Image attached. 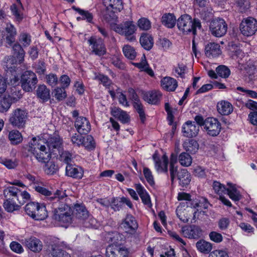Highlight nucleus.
I'll return each mask as SVG.
<instances>
[{
  "instance_id": "nucleus-1",
  "label": "nucleus",
  "mask_w": 257,
  "mask_h": 257,
  "mask_svg": "<svg viewBox=\"0 0 257 257\" xmlns=\"http://www.w3.org/2000/svg\"><path fill=\"white\" fill-rule=\"evenodd\" d=\"M52 206L54 209L53 218L62 223H69L71 221V209L68 205L67 201L69 199L66 190H57L53 197L50 198Z\"/></svg>"
},
{
  "instance_id": "nucleus-2",
  "label": "nucleus",
  "mask_w": 257,
  "mask_h": 257,
  "mask_svg": "<svg viewBox=\"0 0 257 257\" xmlns=\"http://www.w3.org/2000/svg\"><path fill=\"white\" fill-rule=\"evenodd\" d=\"M40 141L36 137L33 138L23 146L22 152L25 157L33 155L38 162L45 163L50 160L52 154L48 148L40 143Z\"/></svg>"
},
{
  "instance_id": "nucleus-3",
  "label": "nucleus",
  "mask_w": 257,
  "mask_h": 257,
  "mask_svg": "<svg viewBox=\"0 0 257 257\" xmlns=\"http://www.w3.org/2000/svg\"><path fill=\"white\" fill-rule=\"evenodd\" d=\"M177 26L178 29L184 34H188L191 32L194 35L196 34V29H200L201 24L199 20L192 19V17L184 14L180 17L177 21Z\"/></svg>"
},
{
  "instance_id": "nucleus-4",
  "label": "nucleus",
  "mask_w": 257,
  "mask_h": 257,
  "mask_svg": "<svg viewBox=\"0 0 257 257\" xmlns=\"http://www.w3.org/2000/svg\"><path fill=\"white\" fill-rule=\"evenodd\" d=\"M103 2L105 6H107L102 11L103 20L108 23L115 21L117 19L115 13L123 9L122 0H103Z\"/></svg>"
},
{
  "instance_id": "nucleus-5",
  "label": "nucleus",
  "mask_w": 257,
  "mask_h": 257,
  "mask_svg": "<svg viewBox=\"0 0 257 257\" xmlns=\"http://www.w3.org/2000/svg\"><path fill=\"white\" fill-rule=\"evenodd\" d=\"M112 28L115 32L124 36L127 41H136V38L134 34L137 30V27L133 21H127L119 24H114Z\"/></svg>"
},
{
  "instance_id": "nucleus-6",
  "label": "nucleus",
  "mask_w": 257,
  "mask_h": 257,
  "mask_svg": "<svg viewBox=\"0 0 257 257\" xmlns=\"http://www.w3.org/2000/svg\"><path fill=\"white\" fill-rule=\"evenodd\" d=\"M28 112L23 109L17 108L11 114L9 121L13 126L23 128L28 118Z\"/></svg>"
},
{
  "instance_id": "nucleus-7",
  "label": "nucleus",
  "mask_w": 257,
  "mask_h": 257,
  "mask_svg": "<svg viewBox=\"0 0 257 257\" xmlns=\"http://www.w3.org/2000/svg\"><path fill=\"white\" fill-rule=\"evenodd\" d=\"M5 69L7 75L10 77V82L13 85H16L19 80V76L17 74V60L13 56H8L5 58Z\"/></svg>"
},
{
  "instance_id": "nucleus-8",
  "label": "nucleus",
  "mask_w": 257,
  "mask_h": 257,
  "mask_svg": "<svg viewBox=\"0 0 257 257\" xmlns=\"http://www.w3.org/2000/svg\"><path fill=\"white\" fill-rule=\"evenodd\" d=\"M21 86L26 92L32 91L38 83V79L35 73L31 71H25L21 76Z\"/></svg>"
},
{
  "instance_id": "nucleus-9",
  "label": "nucleus",
  "mask_w": 257,
  "mask_h": 257,
  "mask_svg": "<svg viewBox=\"0 0 257 257\" xmlns=\"http://www.w3.org/2000/svg\"><path fill=\"white\" fill-rule=\"evenodd\" d=\"M209 29L212 35L216 37H221L226 33L227 25L223 19L217 18L211 21Z\"/></svg>"
},
{
  "instance_id": "nucleus-10",
  "label": "nucleus",
  "mask_w": 257,
  "mask_h": 257,
  "mask_svg": "<svg viewBox=\"0 0 257 257\" xmlns=\"http://www.w3.org/2000/svg\"><path fill=\"white\" fill-rule=\"evenodd\" d=\"M241 34L246 37L252 36L257 31V21L252 18L243 19L239 26Z\"/></svg>"
},
{
  "instance_id": "nucleus-11",
  "label": "nucleus",
  "mask_w": 257,
  "mask_h": 257,
  "mask_svg": "<svg viewBox=\"0 0 257 257\" xmlns=\"http://www.w3.org/2000/svg\"><path fill=\"white\" fill-rule=\"evenodd\" d=\"M46 144L51 154L57 156L58 153L63 150V140L57 134L50 136Z\"/></svg>"
},
{
  "instance_id": "nucleus-12",
  "label": "nucleus",
  "mask_w": 257,
  "mask_h": 257,
  "mask_svg": "<svg viewBox=\"0 0 257 257\" xmlns=\"http://www.w3.org/2000/svg\"><path fill=\"white\" fill-rule=\"evenodd\" d=\"M204 129L209 136H217L220 132L221 124L217 119L208 117L205 120Z\"/></svg>"
},
{
  "instance_id": "nucleus-13",
  "label": "nucleus",
  "mask_w": 257,
  "mask_h": 257,
  "mask_svg": "<svg viewBox=\"0 0 257 257\" xmlns=\"http://www.w3.org/2000/svg\"><path fill=\"white\" fill-rule=\"evenodd\" d=\"M88 43L91 47V53L95 55L101 56L106 53L105 45L101 39L91 37L88 40Z\"/></svg>"
},
{
  "instance_id": "nucleus-14",
  "label": "nucleus",
  "mask_w": 257,
  "mask_h": 257,
  "mask_svg": "<svg viewBox=\"0 0 257 257\" xmlns=\"http://www.w3.org/2000/svg\"><path fill=\"white\" fill-rule=\"evenodd\" d=\"M129 251L126 247L121 245H110L106 248V257H128Z\"/></svg>"
},
{
  "instance_id": "nucleus-15",
  "label": "nucleus",
  "mask_w": 257,
  "mask_h": 257,
  "mask_svg": "<svg viewBox=\"0 0 257 257\" xmlns=\"http://www.w3.org/2000/svg\"><path fill=\"white\" fill-rule=\"evenodd\" d=\"M75 127L80 134H87L91 130V125L89 120L83 116H79L76 118Z\"/></svg>"
},
{
  "instance_id": "nucleus-16",
  "label": "nucleus",
  "mask_w": 257,
  "mask_h": 257,
  "mask_svg": "<svg viewBox=\"0 0 257 257\" xmlns=\"http://www.w3.org/2000/svg\"><path fill=\"white\" fill-rule=\"evenodd\" d=\"M121 227L126 232H135L138 227V224L135 218L131 214H127L121 223Z\"/></svg>"
},
{
  "instance_id": "nucleus-17",
  "label": "nucleus",
  "mask_w": 257,
  "mask_h": 257,
  "mask_svg": "<svg viewBox=\"0 0 257 257\" xmlns=\"http://www.w3.org/2000/svg\"><path fill=\"white\" fill-rule=\"evenodd\" d=\"M199 126L195 122L188 120L182 126V133L186 137L192 138L195 137L198 133Z\"/></svg>"
},
{
  "instance_id": "nucleus-18",
  "label": "nucleus",
  "mask_w": 257,
  "mask_h": 257,
  "mask_svg": "<svg viewBox=\"0 0 257 257\" xmlns=\"http://www.w3.org/2000/svg\"><path fill=\"white\" fill-rule=\"evenodd\" d=\"M66 175L75 179H81L84 174L83 168L79 166L68 164L65 169Z\"/></svg>"
},
{
  "instance_id": "nucleus-19",
  "label": "nucleus",
  "mask_w": 257,
  "mask_h": 257,
  "mask_svg": "<svg viewBox=\"0 0 257 257\" xmlns=\"http://www.w3.org/2000/svg\"><path fill=\"white\" fill-rule=\"evenodd\" d=\"M182 232L185 237L189 238H198L202 234L200 227L195 225L182 227Z\"/></svg>"
},
{
  "instance_id": "nucleus-20",
  "label": "nucleus",
  "mask_w": 257,
  "mask_h": 257,
  "mask_svg": "<svg viewBox=\"0 0 257 257\" xmlns=\"http://www.w3.org/2000/svg\"><path fill=\"white\" fill-rule=\"evenodd\" d=\"M49 257H71L70 254L56 243L49 246Z\"/></svg>"
},
{
  "instance_id": "nucleus-21",
  "label": "nucleus",
  "mask_w": 257,
  "mask_h": 257,
  "mask_svg": "<svg viewBox=\"0 0 257 257\" xmlns=\"http://www.w3.org/2000/svg\"><path fill=\"white\" fill-rule=\"evenodd\" d=\"M136 189L144 204L151 208L152 206L151 198L145 189L141 184H136Z\"/></svg>"
},
{
  "instance_id": "nucleus-22",
  "label": "nucleus",
  "mask_w": 257,
  "mask_h": 257,
  "mask_svg": "<svg viewBox=\"0 0 257 257\" xmlns=\"http://www.w3.org/2000/svg\"><path fill=\"white\" fill-rule=\"evenodd\" d=\"M162 97V94L159 91L153 90L146 92L144 95V99L152 104H157Z\"/></svg>"
},
{
  "instance_id": "nucleus-23",
  "label": "nucleus",
  "mask_w": 257,
  "mask_h": 257,
  "mask_svg": "<svg viewBox=\"0 0 257 257\" xmlns=\"http://www.w3.org/2000/svg\"><path fill=\"white\" fill-rule=\"evenodd\" d=\"M26 245L34 252H39L42 248V242L38 238L31 237L25 240Z\"/></svg>"
},
{
  "instance_id": "nucleus-24",
  "label": "nucleus",
  "mask_w": 257,
  "mask_h": 257,
  "mask_svg": "<svg viewBox=\"0 0 257 257\" xmlns=\"http://www.w3.org/2000/svg\"><path fill=\"white\" fill-rule=\"evenodd\" d=\"M161 86L168 91H174L178 86L176 80L170 77H165L161 80Z\"/></svg>"
},
{
  "instance_id": "nucleus-25",
  "label": "nucleus",
  "mask_w": 257,
  "mask_h": 257,
  "mask_svg": "<svg viewBox=\"0 0 257 257\" xmlns=\"http://www.w3.org/2000/svg\"><path fill=\"white\" fill-rule=\"evenodd\" d=\"M37 96L41 101L45 102L50 99V91L44 84L38 86L36 90Z\"/></svg>"
},
{
  "instance_id": "nucleus-26",
  "label": "nucleus",
  "mask_w": 257,
  "mask_h": 257,
  "mask_svg": "<svg viewBox=\"0 0 257 257\" xmlns=\"http://www.w3.org/2000/svg\"><path fill=\"white\" fill-rule=\"evenodd\" d=\"M178 179L179 185L182 187H186L189 184L191 180L190 174L186 169H182L178 173Z\"/></svg>"
},
{
  "instance_id": "nucleus-27",
  "label": "nucleus",
  "mask_w": 257,
  "mask_h": 257,
  "mask_svg": "<svg viewBox=\"0 0 257 257\" xmlns=\"http://www.w3.org/2000/svg\"><path fill=\"white\" fill-rule=\"evenodd\" d=\"M220 53V46L217 43H210L205 46V53L208 57L218 56Z\"/></svg>"
},
{
  "instance_id": "nucleus-28",
  "label": "nucleus",
  "mask_w": 257,
  "mask_h": 257,
  "mask_svg": "<svg viewBox=\"0 0 257 257\" xmlns=\"http://www.w3.org/2000/svg\"><path fill=\"white\" fill-rule=\"evenodd\" d=\"M20 189L16 186H11L6 187L3 193L6 199H16L19 200V193Z\"/></svg>"
},
{
  "instance_id": "nucleus-29",
  "label": "nucleus",
  "mask_w": 257,
  "mask_h": 257,
  "mask_svg": "<svg viewBox=\"0 0 257 257\" xmlns=\"http://www.w3.org/2000/svg\"><path fill=\"white\" fill-rule=\"evenodd\" d=\"M3 33L6 36L7 43L9 45L12 44L15 41V36L17 34L16 30L14 26L10 24H7Z\"/></svg>"
},
{
  "instance_id": "nucleus-30",
  "label": "nucleus",
  "mask_w": 257,
  "mask_h": 257,
  "mask_svg": "<svg viewBox=\"0 0 257 257\" xmlns=\"http://www.w3.org/2000/svg\"><path fill=\"white\" fill-rule=\"evenodd\" d=\"M111 114L123 123L128 122L130 119L127 112L119 108L114 107L111 110Z\"/></svg>"
},
{
  "instance_id": "nucleus-31",
  "label": "nucleus",
  "mask_w": 257,
  "mask_h": 257,
  "mask_svg": "<svg viewBox=\"0 0 257 257\" xmlns=\"http://www.w3.org/2000/svg\"><path fill=\"white\" fill-rule=\"evenodd\" d=\"M155 162V168L158 171L167 173L168 172V159L166 155H163L161 158H156L154 157Z\"/></svg>"
},
{
  "instance_id": "nucleus-32",
  "label": "nucleus",
  "mask_w": 257,
  "mask_h": 257,
  "mask_svg": "<svg viewBox=\"0 0 257 257\" xmlns=\"http://www.w3.org/2000/svg\"><path fill=\"white\" fill-rule=\"evenodd\" d=\"M218 112L224 115H229L233 111L232 104L227 101H221L218 102L217 105Z\"/></svg>"
},
{
  "instance_id": "nucleus-33",
  "label": "nucleus",
  "mask_w": 257,
  "mask_h": 257,
  "mask_svg": "<svg viewBox=\"0 0 257 257\" xmlns=\"http://www.w3.org/2000/svg\"><path fill=\"white\" fill-rule=\"evenodd\" d=\"M140 42L142 46L147 50H150L153 46L154 40L151 35L144 33L140 39Z\"/></svg>"
},
{
  "instance_id": "nucleus-34",
  "label": "nucleus",
  "mask_w": 257,
  "mask_h": 257,
  "mask_svg": "<svg viewBox=\"0 0 257 257\" xmlns=\"http://www.w3.org/2000/svg\"><path fill=\"white\" fill-rule=\"evenodd\" d=\"M161 21L162 24L166 27L172 28L175 26L176 19L173 14L168 13L163 15Z\"/></svg>"
},
{
  "instance_id": "nucleus-35",
  "label": "nucleus",
  "mask_w": 257,
  "mask_h": 257,
  "mask_svg": "<svg viewBox=\"0 0 257 257\" xmlns=\"http://www.w3.org/2000/svg\"><path fill=\"white\" fill-rule=\"evenodd\" d=\"M13 54L17 62L18 61L19 63H21L24 60L25 51L22 46L18 43L15 44L13 46Z\"/></svg>"
},
{
  "instance_id": "nucleus-36",
  "label": "nucleus",
  "mask_w": 257,
  "mask_h": 257,
  "mask_svg": "<svg viewBox=\"0 0 257 257\" xmlns=\"http://www.w3.org/2000/svg\"><path fill=\"white\" fill-rule=\"evenodd\" d=\"M196 246L198 251L205 254L209 253L212 248L211 243L203 239L198 241L196 243Z\"/></svg>"
},
{
  "instance_id": "nucleus-37",
  "label": "nucleus",
  "mask_w": 257,
  "mask_h": 257,
  "mask_svg": "<svg viewBox=\"0 0 257 257\" xmlns=\"http://www.w3.org/2000/svg\"><path fill=\"white\" fill-rule=\"evenodd\" d=\"M34 216L33 219L36 220H42L46 218L48 216V212L45 205L39 203V206Z\"/></svg>"
},
{
  "instance_id": "nucleus-38",
  "label": "nucleus",
  "mask_w": 257,
  "mask_h": 257,
  "mask_svg": "<svg viewBox=\"0 0 257 257\" xmlns=\"http://www.w3.org/2000/svg\"><path fill=\"white\" fill-rule=\"evenodd\" d=\"M33 188L38 193L46 196L47 197L48 201H49V203L52 204V201L51 200L50 198L54 197L55 193L53 194H52L51 192L49 191L48 189H47L44 186L39 185L38 184H34Z\"/></svg>"
},
{
  "instance_id": "nucleus-39",
  "label": "nucleus",
  "mask_w": 257,
  "mask_h": 257,
  "mask_svg": "<svg viewBox=\"0 0 257 257\" xmlns=\"http://www.w3.org/2000/svg\"><path fill=\"white\" fill-rule=\"evenodd\" d=\"M21 205H19L15 201V199H6L4 202L3 206L8 212H13L20 209Z\"/></svg>"
},
{
  "instance_id": "nucleus-40",
  "label": "nucleus",
  "mask_w": 257,
  "mask_h": 257,
  "mask_svg": "<svg viewBox=\"0 0 257 257\" xmlns=\"http://www.w3.org/2000/svg\"><path fill=\"white\" fill-rule=\"evenodd\" d=\"M183 148L186 152L190 154H195L198 150L199 145L197 141L191 140L184 142Z\"/></svg>"
},
{
  "instance_id": "nucleus-41",
  "label": "nucleus",
  "mask_w": 257,
  "mask_h": 257,
  "mask_svg": "<svg viewBox=\"0 0 257 257\" xmlns=\"http://www.w3.org/2000/svg\"><path fill=\"white\" fill-rule=\"evenodd\" d=\"M9 139L13 145H18L23 141L21 134L17 130H13L9 134Z\"/></svg>"
},
{
  "instance_id": "nucleus-42",
  "label": "nucleus",
  "mask_w": 257,
  "mask_h": 257,
  "mask_svg": "<svg viewBox=\"0 0 257 257\" xmlns=\"http://www.w3.org/2000/svg\"><path fill=\"white\" fill-rule=\"evenodd\" d=\"M81 146L87 150H94L95 148V142L94 138L91 135L83 137Z\"/></svg>"
},
{
  "instance_id": "nucleus-43",
  "label": "nucleus",
  "mask_w": 257,
  "mask_h": 257,
  "mask_svg": "<svg viewBox=\"0 0 257 257\" xmlns=\"http://www.w3.org/2000/svg\"><path fill=\"white\" fill-rule=\"evenodd\" d=\"M75 215L76 217L79 219L85 220L87 219L89 216L88 212L86 207L83 205H76L75 206Z\"/></svg>"
},
{
  "instance_id": "nucleus-44",
  "label": "nucleus",
  "mask_w": 257,
  "mask_h": 257,
  "mask_svg": "<svg viewBox=\"0 0 257 257\" xmlns=\"http://www.w3.org/2000/svg\"><path fill=\"white\" fill-rule=\"evenodd\" d=\"M229 188H227L226 193H227L229 197L234 201H238L241 198V195L239 192L237 190L235 187L230 183H227Z\"/></svg>"
},
{
  "instance_id": "nucleus-45",
  "label": "nucleus",
  "mask_w": 257,
  "mask_h": 257,
  "mask_svg": "<svg viewBox=\"0 0 257 257\" xmlns=\"http://www.w3.org/2000/svg\"><path fill=\"white\" fill-rule=\"evenodd\" d=\"M178 160L180 164L185 167L190 166L192 162L191 156L187 153L183 152L179 156Z\"/></svg>"
},
{
  "instance_id": "nucleus-46",
  "label": "nucleus",
  "mask_w": 257,
  "mask_h": 257,
  "mask_svg": "<svg viewBox=\"0 0 257 257\" xmlns=\"http://www.w3.org/2000/svg\"><path fill=\"white\" fill-rule=\"evenodd\" d=\"M122 52L125 57L130 60L135 59L137 55V52L135 49L128 45H126L123 46Z\"/></svg>"
},
{
  "instance_id": "nucleus-47",
  "label": "nucleus",
  "mask_w": 257,
  "mask_h": 257,
  "mask_svg": "<svg viewBox=\"0 0 257 257\" xmlns=\"http://www.w3.org/2000/svg\"><path fill=\"white\" fill-rule=\"evenodd\" d=\"M39 206V203L30 202L26 204L25 207L26 213L32 218H34V215L36 213V210Z\"/></svg>"
},
{
  "instance_id": "nucleus-48",
  "label": "nucleus",
  "mask_w": 257,
  "mask_h": 257,
  "mask_svg": "<svg viewBox=\"0 0 257 257\" xmlns=\"http://www.w3.org/2000/svg\"><path fill=\"white\" fill-rule=\"evenodd\" d=\"M108 241L112 243H118L123 239V235L117 231L110 232L107 237Z\"/></svg>"
},
{
  "instance_id": "nucleus-49",
  "label": "nucleus",
  "mask_w": 257,
  "mask_h": 257,
  "mask_svg": "<svg viewBox=\"0 0 257 257\" xmlns=\"http://www.w3.org/2000/svg\"><path fill=\"white\" fill-rule=\"evenodd\" d=\"M9 96L11 100L14 102L17 101L22 97V91L18 87H13L11 88Z\"/></svg>"
},
{
  "instance_id": "nucleus-50",
  "label": "nucleus",
  "mask_w": 257,
  "mask_h": 257,
  "mask_svg": "<svg viewBox=\"0 0 257 257\" xmlns=\"http://www.w3.org/2000/svg\"><path fill=\"white\" fill-rule=\"evenodd\" d=\"M218 75L222 78H227L230 74V69L225 65H220L216 68Z\"/></svg>"
},
{
  "instance_id": "nucleus-51",
  "label": "nucleus",
  "mask_w": 257,
  "mask_h": 257,
  "mask_svg": "<svg viewBox=\"0 0 257 257\" xmlns=\"http://www.w3.org/2000/svg\"><path fill=\"white\" fill-rule=\"evenodd\" d=\"M65 89L62 87H57L54 89V97L57 100L61 101L66 97L67 94Z\"/></svg>"
},
{
  "instance_id": "nucleus-52",
  "label": "nucleus",
  "mask_w": 257,
  "mask_h": 257,
  "mask_svg": "<svg viewBox=\"0 0 257 257\" xmlns=\"http://www.w3.org/2000/svg\"><path fill=\"white\" fill-rule=\"evenodd\" d=\"M110 206L114 211H119L122 207L121 198L113 197L110 201Z\"/></svg>"
},
{
  "instance_id": "nucleus-53",
  "label": "nucleus",
  "mask_w": 257,
  "mask_h": 257,
  "mask_svg": "<svg viewBox=\"0 0 257 257\" xmlns=\"http://www.w3.org/2000/svg\"><path fill=\"white\" fill-rule=\"evenodd\" d=\"M138 26L140 29L147 31L151 28V23L148 19L142 18L139 20Z\"/></svg>"
},
{
  "instance_id": "nucleus-54",
  "label": "nucleus",
  "mask_w": 257,
  "mask_h": 257,
  "mask_svg": "<svg viewBox=\"0 0 257 257\" xmlns=\"http://www.w3.org/2000/svg\"><path fill=\"white\" fill-rule=\"evenodd\" d=\"M0 163L3 164L9 169H14L18 165V162L16 160L6 158H0Z\"/></svg>"
},
{
  "instance_id": "nucleus-55",
  "label": "nucleus",
  "mask_w": 257,
  "mask_h": 257,
  "mask_svg": "<svg viewBox=\"0 0 257 257\" xmlns=\"http://www.w3.org/2000/svg\"><path fill=\"white\" fill-rule=\"evenodd\" d=\"M58 171V167L54 163L51 162L45 168V172L48 175H53Z\"/></svg>"
},
{
  "instance_id": "nucleus-56",
  "label": "nucleus",
  "mask_w": 257,
  "mask_h": 257,
  "mask_svg": "<svg viewBox=\"0 0 257 257\" xmlns=\"http://www.w3.org/2000/svg\"><path fill=\"white\" fill-rule=\"evenodd\" d=\"M212 187L214 191L219 196L222 195V193H226L227 188L219 182L214 181Z\"/></svg>"
},
{
  "instance_id": "nucleus-57",
  "label": "nucleus",
  "mask_w": 257,
  "mask_h": 257,
  "mask_svg": "<svg viewBox=\"0 0 257 257\" xmlns=\"http://www.w3.org/2000/svg\"><path fill=\"white\" fill-rule=\"evenodd\" d=\"M60 152L58 153V155H60L61 161L65 162L67 165L70 164L69 163L72 160V154L68 151H64L63 149Z\"/></svg>"
},
{
  "instance_id": "nucleus-58",
  "label": "nucleus",
  "mask_w": 257,
  "mask_h": 257,
  "mask_svg": "<svg viewBox=\"0 0 257 257\" xmlns=\"http://www.w3.org/2000/svg\"><path fill=\"white\" fill-rule=\"evenodd\" d=\"M134 107L137 110V112L139 114V116L141 119V121L143 122H144L145 120L146 116L144 109V107L140 101L138 102H136L135 103H134Z\"/></svg>"
},
{
  "instance_id": "nucleus-59",
  "label": "nucleus",
  "mask_w": 257,
  "mask_h": 257,
  "mask_svg": "<svg viewBox=\"0 0 257 257\" xmlns=\"http://www.w3.org/2000/svg\"><path fill=\"white\" fill-rule=\"evenodd\" d=\"M95 78L100 81L101 83L106 87L108 88L112 84V81L108 76L102 74H98L95 76Z\"/></svg>"
},
{
  "instance_id": "nucleus-60",
  "label": "nucleus",
  "mask_w": 257,
  "mask_h": 257,
  "mask_svg": "<svg viewBox=\"0 0 257 257\" xmlns=\"http://www.w3.org/2000/svg\"><path fill=\"white\" fill-rule=\"evenodd\" d=\"M11 103L9 99L7 98H0V111L4 112L7 111L11 107Z\"/></svg>"
},
{
  "instance_id": "nucleus-61",
  "label": "nucleus",
  "mask_w": 257,
  "mask_h": 257,
  "mask_svg": "<svg viewBox=\"0 0 257 257\" xmlns=\"http://www.w3.org/2000/svg\"><path fill=\"white\" fill-rule=\"evenodd\" d=\"M75 10L82 16V19L86 20L89 23L92 22L93 16L91 13L79 8H75Z\"/></svg>"
},
{
  "instance_id": "nucleus-62",
  "label": "nucleus",
  "mask_w": 257,
  "mask_h": 257,
  "mask_svg": "<svg viewBox=\"0 0 257 257\" xmlns=\"http://www.w3.org/2000/svg\"><path fill=\"white\" fill-rule=\"evenodd\" d=\"M143 173L148 183L151 186L154 185L155 184V181L154 180L153 176L150 170L148 168H144L143 170Z\"/></svg>"
},
{
  "instance_id": "nucleus-63",
  "label": "nucleus",
  "mask_w": 257,
  "mask_h": 257,
  "mask_svg": "<svg viewBox=\"0 0 257 257\" xmlns=\"http://www.w3.org/2000/svg\"><path fill=\"white\" fill-rule=\"evenodd\" d=\"M83 137L81 135L75 133L71 137V142L74 146L80 147L82 145Z\"/></svg>"
},
{
  "instance_id": "nucleus-64",
  "label": "nucleus",
  "mask_w": 257,
  "mask_h": 257,
  "mask_svg": "<svg viewBox=\"0 0 257 257\" xmlns=\"http://www.w3.org/2000/svg\"><path fill=\"white\" fill-rule=\"evenodd\" d=\"M46 78L47 83L52 87L58 83V77L55 74L50 73L46 76Z\"/></svg>"
}]
</instances>
